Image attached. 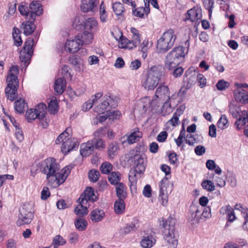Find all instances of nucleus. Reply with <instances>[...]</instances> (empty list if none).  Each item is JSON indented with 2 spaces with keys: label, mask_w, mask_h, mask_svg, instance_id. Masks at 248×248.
I'll return each instance as SVG.
<instances>
[{
  "label": "nucleus",
  "mask_w": 248,
  "mask_h": 248,
  "mask_svg": "<svg viewBox=\"0 0 248 248\" xmlns=\"http://www.w3.org/2000/svg\"><path fill=\"white\" fill-rule=\"evenodd\" d=\"M114 209L115 213L117 214H122L125 209V203L124 200H118L114 203Z\"/></svg>",
  "instance_id": "obj_38"
},
{
  "label": "nucleus",
  "mask_w": 248,
  "mask_h": 248,
  "mask_svg": "<svg viewBox=\"0 0 248 248\" xmlns=\"http://www.w3.org/2000/svg\"><path fill=\"white\" fill-rule=\"evenodd\" d=\"M66 241L59 235L55 236L52 241L54 248H58L59 246L64 245Z\"/></svg>",
  "instance_id": "obj_48"
},
{
  "label": "nucleus",
  "mask_w": 248,
  "mask_h": 248,
  "mask_svg": "<svg viewBox=\"0 0 248 248\" xmlns=\"http://www.w3.org/2000/svg\"><path fill=\"white\" fill-rule=\"evenodd\" d=\"M15 135L17 140L21 142L24 139L23 133L21 129L19 127V124L16 123L15 125Z\"/></svg>",
  "instance_id": "obj_54"
},
{
  "label": "nucleus",
  "mask_w": 248,
  "mask_h": 248,
  "mask_svg": "<svg viewBox=\"0 0 248 248\" xmlns=\"http://www.w3.org/2000/svg\"><path fill=\"white\" fill-rule=\"evenodd\" d=\"M179 118V116H178L177 114L174 113L171 119L167 122L166 126L170 125H171L173 127L176 126L178 124Z\"/></svg>",
  "instance_id": "obj_57"
},
{
  "label": "nucleus",
  "mask_w": 248,
  "mask_h": 248,
  "mask_svg": "<svg viewBox=\"0 0 248 248\" xmlns=\"http://www.w3.org/2000/svg\"><path fill=\"white\" fill-rule=\"evenodd\" d=\"M142 134L138 130L135 131L128 136L127 140L129 144H133L137 141H139L141 137Z\"/></svg>",
  "instance_id": "obj_36"
},
{
  "label": "nucleus",
  "mask_w": 248,
  "mask_h": 248,
  "mask_svg": "<svg viewBox=\"0 0 248 248\" xmlns=\"http://www.w3.org/2000/svg\"><path fill=\"white\" fill-rule=\"evenodd\" d=\"M66 87V82L63 78H58L55 82L54 90L58 94H62Z\"/></svg>",
  "instance_id": "obj_31"
},
{
  "label": "nucleus",
  "mask_w": 248,
  "mask_h": 248,
  "mask_svg": "<svg viewBox=\"0 0 248 248\" xmlns=\"http://www.w3.org/2000/svg\"><path fill=\"white\" fill-rule=\"evenodd\" d=\"M69 241L71 244H76L78 241V235L76 232H72L69 235Z\"/></svg>",
  "instance_id": "obj_60"
},
{
  "label": "nucleus",
  "mask_w": 248,
  "mask_h": 248,
  "mask_svg": "<svg viewBox=\"0 0 248 248\" xmlns=\"http://www.w3.org/2000/svg\"><path fill=\"white\" fill-rule=\"evenodd\" d=\"M112 8L117 16L122 15V14L125 11L123 4L120 2H115L113 3Z\"/></svg>",
  "instance_id": "obj_45"
},
{
  "label": "nucleus",
  "mask_w": 248,
  "mask_h": 248,
  "mask_svg": "<svg viewBox=\"0 0 248 248\" xmlns=\"http://www.w3.org/2000/svg\"><path fill=\"white\" fill-rule=\"evenodd\" d=\"M82 41L78 39L76 36L74 39L66 41L64 45V49L66 52L74 53L77 52L82 46Z\"/></svg>",
  "instance_id": "obj_13"
},
{
  "label": "nucleus",
  "mask_w": 248,
  "mask_h": 248,
  "mask_svg": "<svg viewBox=\"0 0 248 248\" xmlns=\"http://www.w3.org/2000/svg\"><path fill=\"white\" fill-rule=\"evenodd\" d=\"M90 216L92 221L97 222L103 219L105 217V212L101 209L96 208L91 212Z\"/></svg>",
  "instance_id": "obj_28"
},
{
  "label": "nucleus",
  "mask_w": 248,
  "mask_h": 248,
  "mask_svg": "<svg viewBox=\"0 0 248 248\" xmlns=\"http://www.w3.org/2000/svg\"><path fill=\"white\" fill-rule=\"evenodd\" d=\"M126 187L123 183H119L116 185V196L118 200H124L127 196Z\"/></svg>",
  "instance_id": "obj_29"
},
{
  "label": "nucleus",
  "mask_w": 248,
  "mask_h": 248,
  "mask_svg": "<svg viewBox=\"0 0 248 248\" xmlns=\"http://www.w3.org/2000/svg\"><path fill=\"white\" fill-rule=\"evenodd\" d=\"M69 62L74 66L75 70L82 71L84 69V62L79 56L72 55L69 58Z\"/></svg>",
  "instance_id": "obj_20"
},
{
  "label": "nucleus",
  "mask_w": 248,
  "mask_h": 248,
  "mask_svg": "<svg viewBox=\"0 0 248 248\" xmlns=\"http://www.w3.org/2000/svg\"><path fill=\"white\" fill-rule=\"evenodd\" d=\"M202 207L195 204H192L189 207L188 219L192 222V223H197L201 218Z\"/></svg>",
  "instance_id": "obj_15"
},
{
  "label": "nucleus",
  "mask_w": 248,
  "mask_h": 248,
  "mask_svg": "<svg viewBox=\"0 0 248 248\" xmlns=\"http://www.w3.org/2000/svg\"><path fill=\"white\" fill-rule=\"evenodd\" d=\"M155 239L152 236L144 237L140 242L143 248H151L155 244Z\"/></svg>",
  "instance_id": "obj_34"
},
{
  "label": "nucleus",
  "mask_w": 248,
  "mask_h": 248,
  "mask_svg": "<svg viewBox=\"0 0 248 248\" xmlns=\"http://www.w3.org/2000/svg\"><path fill=\"white\" fill-rule=\"evenodd\" d=\"M97 2V0H81V10L84 13L92 11Z\"/></svg>",
  "instance_id": "obj_24"
},
{
  "label": "nucleus",
  "mask_w": 248,
  "mask_h": 248,
  "mask_svg": "<svg viewBox=\"0 0 248 248\" xmlns=\"http://www.w3.org/2000/svg\"><path fill=\"white\" fill-rule=\"evenodd\" d=\"M118 149V144L116 142H113L110 143L108 150V156L111 158H113L116 155V152Z\"/></svg>",
  "instance_id": "obj_44"
},
{
  "label": "nucleus",
  "mask_w": 248,
  "mask_h": 248,
  "mask_svg": "<svg viewBox=\"0 0 248 248\" xmlns=\"http://www.w3.org/2000/svg\"><path fill=\"white\" fill-rule=\"evenodd\" d=\"M88 174L90 180L94 182L98 180L100 176L99 172L96 170H90Z\"/></svg>",
  "instance_id": "obj_55"
},
{
  "label": "nucleus",
  "mask_w": 248,
  "mask_h": 248,
  "mask_svg": "<svg viewBox=\"0 0 248 248\" xmlns=\"http://www.w3.org/2000/svg\"><path fill=\"white\" fill-rule=\"evenodd\" d=\"M18 10L20 13L22 15L30 17L31 11H29L27 4L25 2H22L18 6Z\"/></svg>",
  "instance_id": "obj_51"
},
{
  "label": "nucleus",
  "mask_w": 248,
  "mask_h": 248,
  "mask_svg": "<svg viewBox=\"0 0 248 248\" xmlns=\"http://www.w3.org/2000/svg\"><path fill=\"white\" fill-rule=\"evenodd\" d=\"M143 195L147 198H150L152 196L151 187L149 185H146L143 188L142 191Z\"/></svg>",
  "instance_id": "obj_61"
},
{
  "label": "nucleus",
  "mask_w": 248,
  "mask_h": 248,
  "mask_svg": "<svg viewBox=\"0 0 248 248\" xmlns=\"http://www.w3.org/2000/svg\"><path fill=\"white\" fill-rule=\"evenodd\" d=\"M129 160L136 173H142L146 168V158L138 149L131 150L129 153Z\"/></svg>",
  "instance_id": "obj_7"
},
{
  "label": "nucleus",
  "mask_w": 248,
  "mask_h": 248,
  "mask_svg": "<svg viewBox=\"0 0 248 248\" xmlns=\"http://www.w3.org/2000/svg\"><path fill=\"white\" fill-rule=\"evenodd\" d=\"M32 203H24L19 209L18 218L16 222L17 226H21L30 224L33 218Z\"/></svg>",
  "instance_id": "obj_9"
},
{
  "label": "nucleus",
  "mask_w": 248,
  "mask_h": 248,
  "mask_svg": "<svg viewBox=\"0 0 248 248\" xmlns=\"http://www.w3.org/2000/svg\"><path fill=\"white\" fill-rule=\"evenodd\" d=\"M133 14L135 16L143 18L145 14L146 15L150 12V8L148 5L145 6L144 7H140L137 8H132Z\"/></svg>",
  "instance_id": "obj_33"
},
{
  "label": "nucleus",
  "mask_w": 248,
  "mask_h": 248,
  "mask_svg": "<svg viewBox=\"0 0 248 248\" xmlns=\"http://www.w3.org/2000/svg\"><path fill=\"white\" fill-rule=\"evenodd\" d=\"M139 220L134 218L131 222L126 224L124 227L120 229L119 233L121 235H125L131 232H134L138 228Z\"/></svg>",
  "instance_id": "obj_19"
},
{
  "label": "nucleus",
  "mask_w": 248,
  "mask_h": 248,
  "mask_svg": "<svg viewBox=\"0 0 248 248\" xmlns=\"http://www.w3.org/2000/svg\"><path fill=\"white\" fill-rule=\"evenodd\" d=\"M164 75L163 69L161 66H152L148 71L146 78L142 82V86L148 90H154Z\"/></svg>",
  "instance_id": "obj_4"
},
{
  "label": "nucleus",
  "mask_w": 248,
  "mask_h": 248,
  "mask_svg": "<svg viewBox=\"0 0 248 248\" xmlns=\"http://www.w3.org/2000/svg\"><path fill=\"white\" fill-rule=\"evenodd\" d=\"M48 109L49 112L52 114H55L58 111V103L56 100H51L48 107Z\"/></svg>",
  "instance_id": "obj_53"
},
{
  "label": "nucleus",
  "mask_w": 248,
  "mask_h": 248,
  "mask_svg": "<svg viewBox=\"0 0 248 248\" xmlns=\"http://www.w3.org/2000/svg\"><path fill=\"white\" fill-rule=\"evenodd\" d=\"M175 221L174 218L169 217L167 220L163 218L160 221V225L163 229L164 239L167 243L168 248H176L178 245L179 234L175 230Z\"/></svg>",
  "instance_id": "obj_2"
},
{
  "label": "nucleus",
  "mask_w": 248,
  "mask_h": 248,
  "mask_svg": "<svg viewBox=\"0 0 248 248\" xmlns=\"http://www.w3.org/2000/svg\"><path fill=\"white\" fill-rule=\"evenodd\" d=\"M108 117L109 119H117L118 117L120 115V112L119 111L116 110H110L107 113Z\"/></svg>",
  "instance_id": "obj_64"
},
{
  "label": "nucleus",
  "mask_w": 248,
  "mask_h": 248,
  "mask_svg": "<svg viewBox=\"0 0 248 248\" xmlns=\"http://www.w3.org/2000/svg\"><path fill=\"white\" fill-rule=\"evenodd\" d=\"M197 80L200 83L199 86L203 88L206 84V79L202 74H198L197 76Z\"/></svg>",
  "instance_id": "obj_63"
},
{
  "label": "nucleus",
  "mask_w": 248,
  "mask_h": 248,
  "mask_svg": "<svg viewBox=\"0 0 248 248\" xmlns=\"http://www.w3.org/2000/svg\"><path fill=\"white\" fill-rule=\"evenodd\" d=\"M155 95L156 97L162 99L165 101L163 106V108L166 106H170L168 102L170 99V91L167 86L165 85L159 86L155 91Z\"/></svg>",
  "instance_id": "obj_14"
},
{
  "label": "nucleus",
  "mask_w": 248,
  "mask_h": 248,
  "mask_svg": "<svg viewBox=\"0 0 248 248\" xmlns=\"http://www.w3.org/2000/svg\"><path fill=\"white\" fill-rule=\"evenodd\" d=\"M26 105L25 100L20 99L15 102L14 108L16 111L19 113L23 112Z\"/></svg>",
  "instance_id": "obj_46"
},
{
  "label": "nucleus",
  "mask_w": 248,
  "mask_h": 248,
  "mask_svg": "<svg viewBox=\"0 0 248 248\" xmlns=\"http://www.w3.org/2000/svg\"><path fill=\"white\" fill-rule=\"evenodd\" d=\"M140 43V35L132 36V40L126 38L121 40V48H126L130 49L137 46Z\"/></svg>",
  "instance_id": "obj_18"
},
{
  "label": "nucleus",
  "mask_w": 248,
  "mask_h": 248,
  "mask_svg": "<svg viewBox=\"0 0 248 248\" xmlns=\"http://www.w3.org/2000/svg\"><path fill=\"white\" fill-rule=\"evenodd\" d=\"M31 10L30 19L34 20L36 16H40L43 13V8L41 4L36 1H32L30 4Z\"/></svg>",
  "instance_id": "obj_21"
},
{
  "label": "nucleus",
  "mask_w": 248,
  "mask_h": 248,
  "mask_svg": "<svg viewBox=\"0 0 248 248\" xmlns=\"http://www.w3.org/2000/svg\"><path fill=\"white\" fill-rule=\"evenodd\" d=\"M26 117L28 122L31 123L36 119H39V115L34 108H31L26 112Z\"/></svg>",
  "instance_id": "obj_41"
},
{
  "label": "nucleus",
  "mask_w": 248,
  "mask_h": 248,
  "mask_svg": "<svg viewBox=\"0 0 248 248\" xmlns=\"http://www.w3.org/2000/svg\"><path fill=\"white\" fill-rule=\"evenodd\" d=\"M97 199V197L94 193L93 189L91 187L86 188L84 193L81 194L78 201H81L82 203H87L88 201L93 202Z\"/></svg>",
  "instance_id": "obj_17"
},
{
  "label": "nucleus",
  "mask_w": 248,
  "mask_h": 248,
  "mask_svg": "<svg viewBox=\"0 0 248 248\" xmlns=\"http://www.w3.org/2000/svg\"><path fill=\"white\" fill-rule=\"evenodd\" d=\"M117 106V101L109 95H105L102 99L101 103L97 107L96 111L103 114L106 111L107 113L111 108H114Z\"/></svg>",
  "instance_id": "obj_11"
},
{
  "label": "nucleus",
  "mask_w": 248,
  "mask_h": 248,
  "mask_svg": "<svg viewBox=\"0 0 248 248\" xmlns=\"http://www.w3.org/2000/svg\"><path fill=\"white\" fill-rule=\"evenodd\" d=\"M104 129L103 128H99L94 133V138L92 139L91 141L93 143L94 149L104 148L105 147L104 141L100 139L105 135Z\"/></svg>",
  "instance_id": "obj_16"
},
{
  "label": "nucleus",
  "mask_w": 248,
  "mask_h": 248,
  "mask_svg": "<svg viewBox=\"0 0 248 248\" xmlns=\"http://www.w3.org/2000/svg\"><path fill=\"white\" fill-rule=\"evenodd\" d=\"M72 167L71 165H68L65 167L62 170V173H59L57 172V180H59V186L64 182L66 179L68 174L70 172V170Z\"/></svg>",
  "instance_id": "obj_30"
},
{
  "label": "nucleus",
  "mask_w": 248,
  "mask_h": 248,
  "mask_svg": "<svg viewBox=\"0 0 248 248\" xmlns=\"http://www.w3.org/2000/svg\"><path fill=\"white\" fill-rule=\"evenodd\" d=\"M34 109L37 112L38 115H39V120L40 121L43 120L46 112V104L40 103Z\"/></svg>",
  "instance_id": "obj_35"
},
{
  "label": "nucleus",
  "mask_w": 248,
  "mask_h": 248,
  "mask_svg": "<svg viewBox=\"0 0 248 248\" xmlns=\"http://www.w3.org/2000/svg\"><path fill=\"white\" fill-rule=\"evenodd\" d=\"M58 165L55 159L49 157L44 161L33 164L31 168V175L34 176L39 171L46 175L48 183L53 187L59 186V180H57V171L58 170Z\"/></svg>",
  "instance_id": "obj_1"
},
{
  "label": "nucleus",
  "mask_w": 248,
  "mask_h": 248,
  "mask_svg": "<svg viewBox=\"0 0 248 248\" xmlns=\"http://www.w3.org/2000/svg\"><path fill=\"white\" fill-rule=\"evenodd\" d=\"M194 151L197 155H202L205 152V148L202 145H198L195 147Z\"/></svg>",
  "instance_id": "obj_62"
},
{
  "label": "nucleus",
  "mask_w": 248,
  "mask_h": 248,
  "mask_svg": "<svg viewBox=\"0 0 248 248\" xmlns=\"http://www.w3.org/2000/svg\"><path fill=\"white\" fill-rule=\"evenodd\" d=\"M79 204L75 208L74 212L75 213L80 217L86 215L88 213L87 208L84 204L86 203H82L81 201H79Z\"/></svg>",
  "instance_id": "obj_39"
},
{
  "label": "nucleus",
  "mask_w": 248,
  "mask_h": 248,
  "mask_svg": "<svg viewBox=\"0 0 248 248\" xmlns=\"http://www.w3.org/2000/svg\"><path fill=\"white\" fill-rule=\"evenodd\" d=\"M176 38L173 30L169 29L165 32L157 41V49L159 52L163 53L170 49L173 46Z\"/></svg>",
  "instance_id": "obj_8"
},
{
  "label": "nucleus",
  "mask_w": 248,
  "mask_h": 248,
  "mask_svg": "<svg viewBox=\"0 0 248 248\" xmlns=\"http://www.w3.org/2000/svg\"><path fill=\"white\" fill-rule=\"evenodd\" d=\"M230 83L228 82L225 81L224 80H220L216 84L217 88L220 91H223L228 88Z\"/></svg>",
  "instance_id": "obj_56"
},
{
  "label": "nucleus",
  "mask_w": 248,
  "mask_h": 248,
  "mask_svg": "<svg viewBox=\"0 0 248 248\" xmlns=\"http://www.w3.org/2000/svg\"><path fill=\"white\" fill-rule=\"evenodd\" d=\"M233 94L237 102L245 103L248 100V93L243 89H236L234 91Z\"/></svg>",
  "instance_id": "obj_25"
},
{
  "label": "nucleus",
  "mask_w": 248,
  "mask_h": 248,
  "mask_svg": "<svg viewBox=\"0 0 248 248\" xmlns=\"http://www.w3.org/2000/svg\"><path fill=\"white\" fill-rule=\"evenodd\" d=\"M169 185L168 178L165 176L161 180L159 183V199L162 200V204L166 205L168 202V191L167 187Z\"/></svg>",
  "instance_id": "obj_12"
},
{
  "label": "nucleus",
  "mask_w": 248,
  "mask_h": 248,
  "mask_svg": "<svg viewBox=\"0 0 248 248\" xmlns=\"http://www.w3.org/2000/svg\"><path fill=\"white\" fill-rule=\"evenodd\" d=\"M18 73V68L16 65L12 66L7 76L6 81L7 85L5 90V94L8 99L13 101L17 96L18 88V79L17 75Z\"/></svg>",
  "instance_id": "obj_3"
},
{
  "label": "nucleus",
  "mask_w": 248,
  "mask_h": 248,
  "mask_svg": "<svg viewBox=\"0 0 248 248\" xmlns=\"http://www.w3.org/2000/svg\"><path fill=\"white\" fill-rule=\"evenodd\" d=\"M202 186L203 189L208 191H213L215 190V186L213 182L210 180H205L202 181Z\"/></svg>",
  "instance_id": "obj_49"
},
{
  "label": "nucleus",
  "mask_w": 248,
  "mask_h": 248,
  "mask_svg": "<svg viewBox=\"0 0 248 248\" xmlns=\"http://www.w3.org/2000/svg\"><path fill=\"white\" fill-rule=\"evenodd\" d=\"M34 44V39L31 37L28 38L25 42L22 49L20 51L19 58L21 62L24 63L25 66H28L29 63V61L33 55L32 47Z\"/></svg>",
  "instance_id": "obj_10"
},
{
  "label": "nucleus",
  "mask_w": 248,
  "mask_h": 248,
  "mask_svg": "<svg viewBox=\"0 0 248 248\" xmlns=\"http://www.w3.org/2000/svg\"><path fill=\"white\" fill-rule=\"evenodd\" d=\"M228 120L225 115H222L217 122V127L221 129H224L227 127Z\"/></svg>",
  "instance_id": "obj_52"
},
{
  "label": "nucleus",
  "mask_w": 248,
  "mask_h": 248,
  "mask_svg": "<svg viewBox=\"0 0 248 248\" xmlns=\"http://www.w3.org/2000/svg\"><path fill=\"white\" fill-rule=\"evenodd\" d=\"M19 30L16 28L13 29V37L14 40L15 45L16 46H20L22 43V41L19 35Z\"/></svg>",
  "instance_id": "obj_47"
},
{
  "label": "nucleus",
  "mask_w": 248,
  "mask_h": 248,
  "mask_svg": "<svg viewBox=\"0 0 248 248\" xmlns=\"http://www.w3.org/2000/svg\"><path fill=\"white\" fill-rule=\"evenodd\" d=\"M71 132V128H67L65 130L61 133L55 140L56 144H60L62 142L61 147L62 152L67 154L71 150L77 148L78 143L76 139H71L70 133Z\"/></svg>",
  "instance_id": "obj_6"
},
{
  "label": "nucleus",
  "mask_w": 248,
  "mask_h": 248,
  "mask_svg": "<svg viewBox=\"0 0 248 248\" xmlns=\"http://www.w3.org/2000/svg\"><path fill=\"white\" fill-rule=\"evenodd\" d=\"M76 36L78 39L82 42V45L89 44L93 39V33L86 30H85L83 33H78Z\"/></svg>",
  "instance_id": "obj_26"
},
{
  "label": "nucleus",
  "mask_w": 248,
  "mask_h": 248,
  "mask_svg": "<svg viewBox=\"0 0 248 248\" xmlns=\"http://www.w3.org/2000/svg\"><path fill=\"white\" fill-rule=\"evenodd\" d=\"M150 100L145 97L142 98L137 103V108L141 114L145 113L150 107Z\"/></svg>",
  "instance_id": "obj_27"
},
{
  "label": "nucleus",
  "mask_w": 248,
  "mask_h": 248,
  "mask_svg": "<svg viewBox=\"0 0 248 248\" xmlns=\"http://www.w3.org/2000/svg\"><path fill=\"white\" fill-rule=\"evenodd\" d=\"M75 225L78 231H84L86 229L87 222L84 219L77 218L75 221Z\"/></svg>",
  "instance_id": "obj_43"
},
{
  "label": "nucleus",
  "mask_w": 248,
  "mask_h": 248,
  "mask_svg": "<svg viewBox=\"0 0 248 248\" xmlns=\"http://www.w3.org/2000/svg\"><path fill=\"white\" fill-rule=\"evenodd\" d=\"M185 48L178 46L173 48L166 56L165 68L172 70L177 67L183 60L185 56Z\"/></svg>",
  "instance_id": "obj_5"
},
{
  "label": "nucleus",
  "mask_w": 248,
  "mask_h": 248,
  "mask_svg": "<svg viewBox=\"0 0 248 248\" xmlns=\"http://www.w3.org/2000/svg\"><path fill=\"white\" fill-rule=\"evenodd\" d=\"M129 181L130 183V187L131 189L136 190L137 180L135 174H134L133 175H132V173L129 175Z\"/></svg>",
  "instance_id": "obj_59"
},
{
  "label": "nucleus",
  "mask_w": 248,
  "mask_h": 248,
  "mask_svg": "<svg viewBox=\"0 0 248 248\" xmlns=\"http://www.w3.org/2000/svg\"><path fill=\"white\" fill-rule=\"evenodd\" d=\"M237 120L234 123L235 126L238 130H240L243 128V127L248 122L247 119L243 112H242L241 115L238 117V118H236Z\"/></svg>",
  "instance_id": "obj_37"
},
{
  "label": "nucleus",
  "mask_w": 248,
  "mask_h": 248,
  "mask_svg": "<svg viewBox=\"0 0 248 248\" xmlns=\"http://www.w3.org/2000/svg\"><path fill=\"white\" fill-rule=\"evenodd\" d=\"M23 26L24 33L28 36L31 34L35 30V25L32 21L26 22Z\"/></svg>",
  "instance_id": "obj_40"
},
{
  "label": "nucleus",
  "mask_w": 248,
  "mask_h": 248,
  "mask_svg": "<svg viewBox=\"0 0 248 248\" xmlns=\"http://www.w3.org/2000/svg\"><path fill=\"white\" fill-rule=\"evenodd\" d=\"M94 150L93 143L91 140L81 145L80 152L82 156H87L91 155Z\"/></svg>",
  "instance_id": "obj_23"
},
{
  "label": "nucleus",
  "mask_w": 248,
  "mask_h": 248,
  "mask_svg": "<svg viewBox=\"0 0 248 248\" xmlns=\"http://www.w3.org/2000/svg\"><path fill=\"white\" fill-rule=\"evenodd\" d=\"M207 2H204V6L208 11L209 16H211L212 10L214 8V0H207Z\"/></svg>",
  "instance_id": "obj_58"
},
{
  "label": "nucleus",
  "mask_w": 248,
  "mask_h": 248,
  "mask_svg": "<svg viewBox=\"0 0 248 248\" xmlns=\"http://www.w3.org/2000/svg\"><path fill=\"white\" fill-rule=\"evenodd\" d=\"M98 25L97 21L94 18H88L87 19L83 25L84 29L86 31H90L91 32L93 30H95Z\"/></svg>",
  "instance_id": "obj_32"
},
{
  "label": "nucleus",
  "mask_w": 248,
  "mask_h": 248,
  "mask_svg": "<svg viewBox=\"0 0 248 248\" xmlns=\"http://www.w3.org/2000/svg\"><path fill=\"white\" fill-rule=\"evenodd\" d=\"M100 170L102 173L107 174L112 170V166L110 163L105 162L102 164Z\"/></svg>",
  "instance_id": "obj_50"
},
{
  "label": "nucleus",
  "mask_w": 248,
  "mask_h": 248,
  "mask_svg": "<svg viewBox=\"0 0 248 248\" xmlns=\"http://www.w3.org/2000/svg\"><path fill=\"white\" fill-rule=\"evenodd\" d=\"M202 17L201 10L195 8H192L187 12L186 18L192 22H194L201 19Z\"/></svg>",
  "instance_id": "obj_22"
},
{
  "label": "nucleus",
  "mask_w": 248,
  "mask_h": 248,
  "mask_svg": "<svg viewBox=\"0 0 248 248\" xmlns=\"http://www.w3.org/2000/svg\"><path fill=\"white\" fill-rule=\"evenodd\" d=\"M108 181L112 185H117L120 181V174L119 172L113 171L108 176Z\"/></svg>",
  "instance_id": "obj_42"
}]
</instances>
